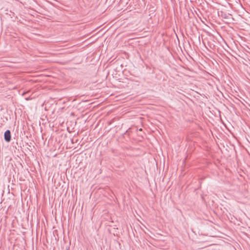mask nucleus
<instances>
[{
  "mask_svg": "<svg viewBox=\"0 0 250 250\" xmlns=\"http://www.w3.org/2000/svg\"><path fill=\"white\" fill-rule=\"evenodd\" d=\"M4 138L6 142H9L11 140V132L9 130H7L4 134Z\"/></svg>",
  "mask_w": 250,
  "mask_h": 250,
  "instance_id": "nucleus-1",
  "label": "nucleus"
},
{
  "mask_svg": "<svg viewBox=\"0 0 250 250\" xmlns=\"http://www.w3.org/2000/svg\"><path fill=\"white\" fill-rule=\"evenodd\" d=\"M67 250H70L69 248H68Z\"/></svg>",
  "mask_w": 250,
  "mask_h": 250,
  "instance_id": "nucleus-3",
  "label": "nucleus"
},
{
  "mask_svg": "<svg viewBox=\"0 0 250 250\" xmlns=\"http://www.w3.org/2000/svg\"><path fill=\"white\" fill-rule=\"evenodd\" d=\"M26 93L25 92H23V94H22V95H24V94H25Z\"/></svg>",
  "mask_w": 250,
  "mask_h": 250,
  "instance_id": "nucleus-2",
  "label": "nucleus"
}]
</instances>
